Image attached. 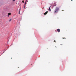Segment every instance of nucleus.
Segmentation results:
<instances>
[{"label": "nucleus", "mask_w": 76, "mask_h": 76, "mask_svg": "<svg viewBox=\"0 0 76 76\" xmlns=\"http://www.w3.org/2000/svg\"><path fill=\"white\" fill-rule=\"evenodd\" d=\"M58 10H59V8L57 7H56V9L54 11V13H57V12H58L57 11H58Z\"/></svg>", "instance_id": "1"}, {"label": "nucleus", "mask_w": 76, "mask_h": 76, "mask_svg": "<svg viewBox=\"0 0 76 76\" xmlns=\"http://www.w3.org/2000/svg\"><path fill=\"white\" fill-rule=\"evenodd\" d=\"M48 13V11H47L46 12H45L44 13V14L45 15V16L46 15H47Z\"/></svg>", "instance_id": "2"}, {"label": "nucleus", "mask_w": 76, "mask_h": 76, "mask_svg": "<svg viewBox=\"0 0 76 76\" xmlns=\"http://www.w3.org/2000/svg\"><path fill=\"white\" fill-rule=\"evenodd\" d=\"M27 1H28V0H26V2L24 4V7H25V5H26V2Z\"/></svg>", "instance_id": "3"}, {"label": "nucleus", "mask_w": 76, "mask_h": 76, "mask_svg": "<svg viewBox=\"0 0 76 76\" xmlns=\"http://www.w3.org/2000/svg\"><path fill=\"white\" fill-rule=\"evenodd\" d=\"M11 15V14L10 13H8V15H7L8 17H9V15Z\"/></svg>", "instance_id": "4"}, {"label": "nucleus", "mask_w": 76, "mask_h": 76, "mask_svg": "<svg viewBox=\"0 0 76 76\" xmlns=\"http://www.w3.org/2000/svg\"><path fill=\"white\" fill-rule=\"evenodd\" d=\"M48 10H49L50 12H51V8L50 7L49 8Z\"/></svg>", "instance_id": "5"}, {"label": "nucleus", "mask_w": 76, "mask_h": 76, "mask_svg": "<svg viewBox=\"0 0 76 76\" xmlns=\"http://www.w3.org/2000/svg\"><path fill=\"white\" fill-rule=\"evenodd\" d=\"M58 32H60V30L59 29H57Z\"/></svg>", "instance_id": "6"}, {"label": "nucleus", "mask_w": 76, "mask_h": 76, "mask_svg": "<svg viewBox=\"0 0 76 76\" xmlns=\"http://www.w3.org/2000/svg\"><path fill=\"white\" fill-rule=\"evenodd\" d=\"M56 6V3H55L54 4V6Z\"/></svg>", "instance_id": "7"}, {"label": "nucleus", "mask_w": 76, "mask_h": 76, "mask_svg": "<svg viewBox=\"0 0 76 76\" xmlns=\"http://www.w3.org/2000/svg\"><path fill=\"white\" fill-rule=\"evenodd\" d=\"M12 20V19H11L10 20H9V22H10Z\"/></svg>", "instance_id": "8"}, {"label": "nucleus", "mask_w": 76, "mask_h": 76, "mask_svg": "<svg viewBox=\"0 0 76 76\" xmlns=\"http://www.w3.org/2000/svg\"><path fill=\"white\" fill-rule=\"evenodd\" d=\"M20 11H19V14H20Z\"/></svg>", "instance_id": "9"}, {"label": "nucleus", "mask_w": 76, "mask_h": 76, "mask_svg": "<svg viewBox=\"0 0 76 76\" xmlns=\"http://www.w3.org/2000/svg\"><path fill=\"white\" fill-rule=\"evenodd\" d=\"M22 3H24V1H23H23H22Z\"/></svg>", "instance_id": "10"}, {"label": "nucleus", "mask_w": 76, "mask_h": 76, "mask_svg": "<svg viewBox=\"0 0 76 76\" xmlns=\"http://www.w3.org/2000/svg\"><path fill=\"white\" fill-rule=\"evenodd\" d=\"M15 1V0H12V1Z\"/></svg>", "instance_id": "11"}, {"label": "nucleus", "mask_w": 76, "mask_h": 76, "mask_svg": "<svg viewBox=\"0 0 76 76\" xmlns=\"http://www.w3.org/2000/svg\"><path fill=\"white\" fill-rule=\"evenodd\" d=\"M54 42H56V40H54Z\"/></svg>", "instance_id": "12"}, {"label": "nucleus", "mask_w": 76, "mask_h": 76, "mask_svg": "<svg viewBox=\"0 0 76 76\" xmlns=\"http://www.w3.org/2000/svg\"><path fill=\"white\" fill-rule=\"evenodd\" d=\"M42 9H44V7H43Z\"/></svg>", "instance_id": "13"}, {"label": "nucleus", "mask_w": 76, "mask_h": 76, "mask_svg": "<svg viewBox=\"0 0 76 76\" xmlns=\"http://www.w3.org/2000/svg\"><path fill=\"white\" fill-rule=\"evenodd\" d=\"M61 45H63L61 44Z\"/></svg>", "instance_id": "14"}, {"label": "nucleus", "mask_w": 76, "mask_h": 76, "mask_svg": "<svg viewBox=\"0 0 76 76\" xmlns=\"http://www.w3.org/2000/svg\"><path fill=\"white\" fill-rule=\"evenodd\" d=\"M63 39H64V37L63 38Z\"/></svg>", "instance_id": "15"}, {"label": "nucleus", "mask_w": 76, "mask_h": 76, "mask_svg": "<svg viewBox=\"0 0 76 76\" xmlns=\"http://www.w3.org/2000/svg\"><path fill=\"white\" fill-rule=\"evenodd\" d=\"M64 39H66V38H64Z\"/></svg>", "instance_id": "16"}, {"label": "nucleus", "mask_w": 76, "mask_h": 76, "mask_svg": "<svg viewBox=\"0 0 76 76\" xmlns=\"http://www.w3.org/2000/svg\"><path fill=\"white\" fill-rule=\"evenodd\" d=\"M64 10H62V11H63Z\"/></svg>", "instance_id": "17"}, {"label": "nucleus", "mask_w": 76, "mask_h": 76, "mask_svg": "<svg viewBox=\"0 0 76 76\" xmlns=\"http://www.w3.org/2000/svg\"><path fill=\"white\" fill-rule=\"evenodd\" d=\"M71 1H73V0H71Z\"/></svg>", "instance_id": "18"}]
</instances>
